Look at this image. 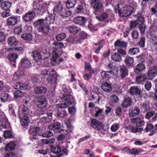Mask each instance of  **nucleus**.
Segmentation results:
<instances>
[{"instance_id":"nucleus-40","label":"nucleus","mask_w":157,"mask_h":157,"mask_svg":"<svg viewBox=\"0 0 157 157\" xmlns=\"http://www.w3.org/2000/svg\"><path fill=\"white\" fill-rule=\"evenodd\" d=\"M63 8L61 4H56L54 7L53 12L55 15L56 13H59L61 11Z\"/></svg>"},{"instance_id":"nucleus-32","label":"nucleus","mask_w":157,"mask_h":157,"mask_svg":"<svg viewBox=\"0 0 157 157\" xmlns=\"http://www.w3.org/2000/svg\"><path fill=\"white\" fill-rule=\"evenodd\" d=\"M130 92L131 94L133 95H138L139 97L141 95L140 91L137 88L135 87H132L130 89Z\"/></svg>"},{"instance_id":"nucleus-56","label":"nucleus","mask_w":157,"mask_h":157,"mask_svg":"<svg viewBox=\"0 0 157 157\" xmlns=\"http://www.w3.org/2000/svg\"><path fill=\"white\" fill-rule=\"evenodd\" d=\"M14 94L15 97L17 98L21 97L24 95L23 93L19 90L15 92L14 93Z\"/></svg>"},{"instance_id":"nucleus-34","label":"nucleus","mask_w":157,"mask_h":157,"mask_svg":"<svg viewBox=\"0 0 157 157\" xmlns=\"http://www.w3.org/2000/svg\"><path fill=\"white\" fill-rule=\"evenodd\" d=\"M132 102L131 99L128 98L124 99L122 104V106L124 107H127L131 105Z\"/></svg>"},{"instance_id":"nucleus-38","label":"nucleus","mask_w":157,"mask_h":157,"mask_svg":"<svg viewBox=\"0 0 157 157\" xmlns=\"http://www.w3.org/2000/svg\"><path fill=\"white\" fill-rule=\"evenodd\" d=\"M145 69V65L142 63H140L136 65L134 70L136 73H138Z\"/></svg>"},{"instance_id":"nucleus-21","label":"nucleus","mask_w":157,"mask_h":157,"mask_svg":"<svg viewBox=\"0 0 157 157\" xmlns=\"http://www.w3.org/2000/svg\"><path fill=\"white\" fill-rule=\"evenodd\" d=\"M157 68L156 69L154 67L151 69L149 70L147 74L149 79H152L157 75Z\"/></svg>"},{"instance_id":"nucleus-41","label":"nucleus","mask_w":157,"mask_h":157,"mask_svg":"<svg viewBox=\"0 0 157 157\" xmlns=\"http://www.w3.org/2000/svg\"><path fill=\"white\" fill-rule=\"evenodd\" d=\"M101 77L103 78H109L111 76L112 72L103 71L101 73Z\"/></svg>"},{"instance_id":"nucleus-63","label":"nucleus","mask_w":157,"mask_h":157,"mask_svg":"<svg viewBox=\"0 0 157 157\" xmlns=\"http://www.w3.org/2000/svg\"><path fill=\"white\" fill-rule=\"evenodd\" d=\"M92 75V72L90 71L88 74H85L83 76V78L86 80H88L90 78Z\"/></svg>"},{"instance_id":"nucleus-23","label":"nucleus","mask_w":157,"mask_h":157,"mask_svg":"<svg viewBox=\"0 0 157 157\" xmlns=\"http://www.w3.org/2000/svg\"><path fill=\"white\" fill-rule=\"evenodd\" d=\"M55 111L57 113L55 114V115L58 118H61L64 117L66 115V112L64 109L62 110L61 109H56L55 108Z\"/></svg>"},{"instance_id":"nucleus-35","label":"nucleus","mask_w":157,"mask_h":157,"mask_svg":"<svg viewBox=\"0 0 157 157\" xmlns=\"http://www.w3.org/2000/svg\"><path fill=\"white\" fill-rule=\"evenodd\" d=\"M24 75V71H19L16 72L14 75L13 79L16 80L20 79Z\"/></svg>"},{"instance_id":"nucleus-36","label":"nucleus","mask_w":157,"mask_h":157,"mask_svg":"<svg viewBox=\"0 0 157 157\" xmlns=\"http://www.w3.org/2000/svg\"><path fill=\"white\" fill-rule=\"evenodd\" d=\"M11 3L9 2L5 1L3 2L1 5V8L5 10H8L11 6Z\"/></svg>"},{"instance_id":"nucleus-33","label":"nucleus","mask_w":157,"mask_h":157,"mask_svg":"<svg viewBox=\"0 0 157 157\" xmlns=\"http://www.w3.org/2000/svg\"><path fill=\"white\" fill-rule=\"evenodd\" d=\"M46 88L43 86H36L34 88V91L36 94L45 93L47 91Z\"/></svg>"},{"instance_id":"nucleus-62","label":"nucleus","mask_w":157,"mask_h":157,"mask_svg":"<svg viewBox=\"0 0 157 157\" xmlns=\"http://www.w3.org/2000/svg\"><path fill=\"white\" fill-rule=\"evenodd\" d=\"M53 135V133L50 131L45 132L43 134V136L45 137H49Z\"/></svg>"},{"instance_id":"nucleus-50","label":"nucleus","mask_w":157,"mask_h":157,"mask_svg":"<svg viewBox=\"0 0 157 157\" xmlns=\"http://www.w3.org/2000/svg\"><path fill=\"white\" fill-rule=\"evenodd\" d=\"M120 127V124L115 123L110 127V130L112 132H115L118 130Z\"/></svg>"},{"instance_id":"nucleus-37","label":"nucleus","mask_w":157,"mask_h":157,"mask_svg":"<svg viewBox=\"0 0 157 157\" xmlns=\"http://www.w3.org/2000/svg\"><path fill=\"white\" fill-rule=\"evenodd\" d=\"M16 146V144L15 142L11 141L6 145L5 149L6 150H13Z\"/></svg>"},{"instance_id":"nucleus-2","label":"nucleus","mask_w":157,"mask_h":157,"mask_svg":"<svg viewBox=\"0 0 157 157\" xmlns=\"http://www.w3.org/2000/svg\"><path fill=\"white\" fill-rule=\"evenodd\" d=\"M55 21V14H48L45 19H40L35 21L34 25L38 26L39 31L47 33L49 30V24L54 23Z\"/></svg>"},{"instance_id":"nucleus-4","label":"nucleus","mask_w":157,"mask_h":157,"mask_svg":"<svg viewBox=\"0 0 157 157\" xmlns=\"http://www.w3.org/2000/svg\"><path fill=\"white\" fill-rule=\"evenodd\" d=\"M50 54V53L47 52L45 48H40L38 50L34 51L32 52L33 56L36 62L43 61L48 58Z\"/></svg>"},{"instance_id":"nucleus-53","label":"nucleus","mask_w":157,"mask_h":157,"mask_svg":"<svg viewBox=\"0 0 157 157\" xmlns=\"http://www.w3.org/2000/svg\"><path fill=\"white\" fill-rule=\"evenodd\" d=\"M4 137L6 139L8 138H12L13 137V135L11 132L9 131H4L3 133Z\"/></svg>"},{"instance_id":"nucleus-5","label":"nucleus","mask_w":157,"mask_h":157,"mask_svg":"<svg viewBox=\"0 0 157 157\" xmlns=\"http://www.w3.org/2000/svg\"><path fill=\"white\" fill-rule=\"evenodd\" d=\"M144 19L142 15H138L136 20L131 22V28L137 27L140 30L141 33H144L145 30L146 26L144 24Z\"/></svg>"},{"instance_id":"nucleus-30","label":"nucleus","mask_w":157,"mask_h":157,"mask_svg":"<svg viewBox=\"0 0 157 157\" xmlns=\"http://www.w3.org/2000/svg\"><path fill=\"white\" fill-rule=\"evenodd\" d=\"M114 46L117 47L125 48L127 47V44L120 40H118L115 42Z\"/></svg>"},{"instance_id":"nucleus-43","label":"nucleus","mask_w":157,"mask_h":157,"mask_svg":"<svg viewBox=\"0 0 157 157\" xmlns=\"http://www.w3.org/2000/svg\"><path fill=\"white\" fill-rule=\"evenodd\" d=\"M51 151L53 153L56 154L58 155H60L61 154L60 153L61 152V147L59 146L56 147H52Z\"/></svg>"},{"instance_id":"nucleus-19","label":"nucleus","mask_w":157,"mask_h":157,"mask_svg":"<svg viewBox=\"0 0 157 157\" xmlns=\"http://www.w3.org/2000/svg\"><path fill=\"white\" fill-rule=\"evenodd\" d=\"M132 123L135 124L137 127H141L144 124V122L139 118H133L131 119Z\"/></svg>"},{"instance_id":"nucleus-29","label":"nucleus","mask_w":157,"mask_h":157,"mask_svg":"<svg viewBox=\"0 0 157 157\" xmlns=\"http://www.w3.org/2000/svg\"><path fill=\"white\" fill-rule=\"evenodd\" d=\"M8 44L12 47L15 46L17 45L18 41L14 37H10L8 40Z\"/></svg>"},{"instance_id":"nucleus-64","label":"nucleus","mask_w":157,"mask_h":157,"mask_svg":"<svg viewBox=\"0 0 157 157\" xmlns=\"http://www.w3.org/2000/svg\"><path fill=\"white\" fill-rule=\"evenodd\" d=\"M6 35L3 32H0V42H3L6 40Z\"/></svg>"},{"instance_id":"nucleus-28","label":"nucleus","mask_w":157,"mask_h":157,"mask_svg":"<svg viewBox=\"0 0 157 157\" xmlns=\"http://www.w3.org/2000/svg\"><path fill=\"white\" fill-rule=\"evenodd\" d=\"M29 86L28 84H24L20 82H17L14 86V88L17 89L25 90L27 89Z\"/></svg>"},{"instance_id":"nucleus-9","label":"nucleus","mask_w":157,"mask_h":157,"mask_svg":"<svg viewBox=\"0 0 157 157\" xmlns=\"http://www.w3.org/2000/svg\"><path fill=\"white\" fill-rule=\"evenodd\" d=\"M112 14L111 11L109 10H108L105 12L96 16V18L99 21H103L107 19Z\"/></svg>"},{"instance_id":"nucleus-49","label":"nucleus","mask_w":157,"mask_h":157,"mask_svg":"<svg viewBox=\"0 0 157 157\" xmlns=\"http://www.w3.org/2000/svg\"><path fill=\"white\" fill-rule=\"evenodd\" d=\"M139 52L140 50L138 48H132L129 49L128 53L132 55H134L137 54Z\"/></svg>"},{"instance_id":"nucleus-3","label":"nucleus","mask_w":157,"mask_h":157,"mask_svg":"<svg viewBox=\"0 0 157 157\" xmlns=\"http://www.w3.org/2000/svg\"><path fill=\"white\" fill-rule=\"evenodd\" d=\"M30 101V99L29 97H26L23 99L22 104L20 106L19 110L20 118L25 116L29 117L33 116L32 112L29 109L31 105Z\"/></svg>"},{"instance_id":"nucleus-47","label":"nucleus","mask_w":157,"mask_h":157,"mask_svg":"<svg viewBox=\"0 0 157 157\" xmlns=\"http://www.w3.org/2000/svg\"><path fill=\"white\" fill-rule=\"evenodd\" d=\"M146 79L145 75H140L137 76L136 78V81L138 83H141L142 82L144 81Z\"/></svg>"},{"instance_id":"nucleus-61","label":"nucleus","mask_w":157,"mask_h":157,"mask_svg":"<svg viewBox=\"0 0 157 157\" xmlns=\"http://www.w3.org/2000/svg\"><path fill=\"white\" fill-rule=\"evenodd\" d=\"M132 36L133 39H137L138 38L139 36V33L136 31H133L132 32Z\"/></svg>"},{"instance_id":"nucleus-48","label":"nucleus","mask_w":157,"mask_h":157,"mask_svg":"<svg viewBox=\"0 0 157 157\" xmlns=\"http://www.w3.org/2000/svg\"><path fill=\"white\" fill-rule=\"evenodd\" d=\"M68 31L71 33H76L80 30V29L74 26H70L68 28Z\"/></svg>"},{"instance_id":"nucleus-57","label":"nucleus","mask_w":157,"mask_h":157,"mask_svg":"<svg viewBox=\"0 0 157 157\" xmlns=\"http://www.w3.org/2000/svg\"><path fill=\"white\" fill-rule=\"evenodd\" d=\"M95 115L96 117L101 116V115L102 112L103 111V110L102 109L97 107L95 108Z\"/></svg>"},{"instance_id":"nucleus-44","label":"nucleus","mask_w":157,"mask_h":157,"mask_svg":"<svg viewBox=\"0 0 157 157\" xmlns=\"http://www.w3.org/2000/svg\"><path fill=\"white\" fill-rule=\"evenodd\" d=\"M18 56L16 54H11L8 56V59L11 62L15 63L16 59L18 58Z\"/></svg>"},{"instance_id":"nucleus-27","label":"nucleus","mask_w":157,"mask_h":157,"mask_svg":"<svg viewBox=\"0 0 157 157\" xmlns=\"http://www.w3.org/2000/svg\"><path fill=\"white\" fill-rule=\"evenodd\" d=\"M21 118L20 124L21 125L25 127L27 126L29 122V118L30 117L24 116L21 117Z\"/></svg>"},{"instance_id":"nucleus-31","label":"nucleus","mask_w":157,"mask_h":157,"mask_svg":"<svg viewBox=\"0 0 157 157\" xmlns=\"http://www.w3.org/2000/svg\"><path fill=\"white\" fill-rule=\"evenodd\" d=\"M149 31L151 36L155 38L156 37L155 33L157 32V26L154 25H152L150 27Z\"/></svg>"},{"instance_id":"nucleus-16","label":"nucleus","mask_w":157,"mask_h":157,"mask_svg":"<svg viewBox=\"0 0 157 157\" xmlns=\"http://www.w3.org/2000/svg\"><path fill=\"white\" fill-rule=\"evenodd\" d=\"M140 113L139 108L136 106L130 109L129 110V115L131 117H135L139 114Z\"/></svg>"},{"instance_id":"nucleus-10","label":"nucleus","mask_w":157,"mask_h":157,"mask_svg":"<svg viewBox=\"0 0 157 157\" xmlns=\"http://www.w3.org/2000/svg\"><path fill=\"white\" fill-rule=\"evenodd\" d=\"M52 55V58L51 59V64L52 65H56L59 64L61 61L57 52L53 50Z\"/></svg>"},{"instance_id":"nucleus-8","label":"nucleus","mask_w":157,"mask_h":157,"mask_svg":"<svg viewBox=\"0 0 157 157\" xmlns=\"http://www.w3.org/2000/svg\"><path fill=\"white\" fill-rule=\"evenodd\" d=\"M34 101L36 105L40 108L45 109L47 105V101L44 96L35 97Z\"/></svg>"},{"instance_id":"nucleus-45","label":"nucleus","mask_w":157,"mask_h":157,"mask_svg":"<svg viewBox=\"0 0 157 157\" xmlns=\"http://www.w3.org/2000/svg\"><path fill=\"white\" fill-rule=\"evenodd\" d=\"M10 96L7 93H3L1 95V100L2 102H5L10 99Z\"/></svg>"},{"instance_id":"nucleus-25","label":"nucleus","mask_w":157,"mask_h":157,"mask_svg":"<svg viewBox=\"0 0 157 157\" xmlns=\"http://www.w3.org/2000/svg\"><path fill=\"white\" fill-rule=\"evenodd\" d=\"M124 62L126 66L129 67H132L134 63V60L132 57L126 56L124 59Z\"/></svg>"},{"instance_id":"nucleus-7","label":"nucleus","mask_w":157,"mask_h":157,"mask_svg":"<svg viewBox=\"0 0 157 157\" xmlns=\"http://www.w3.org/2000/svg\"><path fill=\"white\" fill-rule=\"evenodd\" d=\"M63 98L65 101L63 103L56 104V109H62L68 107L71 105L73 102L72 96L68 93H65L63 94Z\"/></svg>"},{"instance_id":"nucleus-42","label":"nucleus","mask_w":157,"mask_h":157,"mask_svg":"<svg viewBox=\"0 0 157 157\" xmlns=\"http://www.w3.org/2000/svg\"><path fill=\"white\" fill-rule=\"evenodd\" d=\"M76 3V0H68L66 3V6L68 8L73 7Z\"/></svg>"},{"instance_id":"nucleus-46","label":"nucleus","mask_w":157,"mask_h":157,"mask_svg":"<svg viewBox=\"0 0 157 157\" xmlns=\"http://www.w3.org/2000/svg\"><path fill=\"white\" fill-rule=\"evenodd\" d=\"M21 38L24 40L30 41L33 39L32 35L29 33H25L21 35Z\"/></svg>"},{"instance_id":"nucleus-11","label":"nucleus","mask_w":157,"mask_h":157,"mask_svg":"<svg viewBox=\"0 0 157 157\" xmlns=\"http://www.w3.org/2000/svg\"><path fill=\"white\" fill-rule=\"evenodd\" d=\"M40 130V128L38 127H32L30 129L29 132L32 136L31 137L32 140H33L38 138L39 135L38 132Z\"/></svg>"},{"instance_id":"nucleus-58","label":"nucleus","mask_w":157,"mask_h":157,"mask_svg":"<svg viewBox=\"0 0 157 157\" xmlns=\"http://www.w3.org/2000/svg\"><path fill=\"white\" fill-rule=\"evenodd\" d=\"M13 31L15 34H20L22 32V28L20 26L16 27L14 28Z\"/></svg>"},{"instance_id":"nucleus-1","label":"nucleus","mask_w":157,"mask_h":157,"mask_svg":"<svg viewBox=\"0 0 157 157\" xmlns=\"http://www.w3.org/2000/svg\"><path fill=\"white\" fill-rule=\"evenodd\" d=\"M51 3L49 2H45L42 1L34 2L33 4V10L34 12L27 13L23 16V20L26 22H29L34 18L35 13L38 15H42L47 10Z\"/></svg>"},{"instance_id":"nucleus-60","label":"nucleus","mask_w":157,"mask_h":157,"mask_svg":"<svg viewBox=\"0 0 157 157\" xmlns=\"http://www.w3.org/2000/svg\"><path fill=\"white\" fill-rule=\"evenodd\" d=\"M5 157H21L20 155L16 154L13 153H11L5 155Z\"/></svg>"},{"instance_id":"nucleus-13","label":"nucleus","mask_w":157,"mask_h":157,"mask_svg":"<svg viewBox=\"0 0 157 157\" xmlns=\"http://www.w3.org/2000/svg\"><path fill=\"white\" fill-rule=\"evenodd\" d=\"M49 75L47 78L48 82L50 84L54 83L56 81L57 77V75L55 70H51Z\"/></svg>"},{"instance_id":"nucleus-55","label":"nucleus","mask_w":157,"mask_h":157,"mask_svg":"<svg viewBox=\"0 0 157 157\" xmlns=\"http://www.w3.org/2000/svg\"><path fill=\"white\" fill-rule=\"evenodd\" d=\"M153 128V125L152 124H147L146 127L144 129V131L146 132L150 131Z\"/></svg>"},{"instance_id":"nucleus-17","label":"nucleus","mask_w":157,"mask_h":157,"mask_svg":"<svg viewBox=\"0 0 157 157\" xmlns=\"http://www.w3.org/2000/svg\"><path fill=\"white\" fill-rule=\"evenodd\" d=\"M20 64L21 67L25 68H29L31 66V63L29 60L25 58L21 59Z\"/></svg>"},{"instance_id":"nucleus-20","label":"nucleus","mask_w":157,"mask_h":157,"mask_svg":"<svg viewBox=\"0 0 157 157\" xmlns=\"http://www.w3.org/2000/svg\"><path fill=\"white\" fill-rule=\"evenodd\" d=\"M101 87L103 90L106 92H108L112 90L111 84L106 82H102Z\"/></svg>"},{"instance_id":"nucleus-14","label":"nucleus","mask_w":157,"mask_h":157,"mask_svg":"<svg viewBox=\"0 0 157 157\" xmlns=\"http://www.w3.org/2000/svg\"><path fill=\"white\" fill-rule=\"evenodd\" d=\"M91 3L94 5V9L98 11L103 6V4L99 0H91Z\"/></svg>"},{"instance_id":"nucleus-18","label":"nucleus","mask_w":157,"mask_h":157,"mask_svg":"<svg viewBox=\"0 0 157 157\" xmlns=\"http://www.w3.org/2000/svg\"><path fill=\"white\" fill-rule=\"evenodd\" d=\"M26 7V3L25 2L19 3L16 9V13L21 14L25 10Z\"/></svg>"},{"instance_id":"nucleus-26","label":"nucleus","mask_w":157,"mask_h":157,"mask_svg":"<svg viewBox=\"0 0 157 157\" xmlns=\"http://www.w3.org/2000/svg\"><path fill=\"white\" fill-rule=\"evenodd\" d=\"M120 77L121 79H124L128 75V70L124 66H121L120 69Z\"/></svg>"},{"instance_id":"nucleus-39","label":"nucleus","mask_w":157,"mask_h":157,"mask_svg":"<svg viewBox=\"0 0 157 157\" xmlns=\"http://www.w3.org/2000/svg\"><path fill=\"white\" fill-rule=\"evenodd\" d=\"M111 58L113 60L117 62H120L122 59L121 56L117 53H115L112 55Z\"/></svg>"},{"instance_id":"nucleus-52","label":"nucleus","mask_w":157,"mask_h":157,"mask_svg":"<svg viewBox=\"0 0 157 157\" xmlns=\"http://www.w3.org/2000/svg\"><path fill=\"white\" fill-rule=\"evenodd\" d=\"M141 152V150L140 149L133 148L130 150V153L134 155H139Z\"/></svg>"},{"instance_id":"nucleus-54","label":"nucleus","mask_w":157,"mask_h":157,"mask_svg":"<svg viewBox=\"0 0 157 157\" xmlns=\"http://www.w3.org/2000/svg\"><path fill=\"white\" fill-rule=\"evenodd\" d=\"M111 101L114 103L117 102L119 101V98L118 97L115 95H111L110 97Z\"/></svg>"},{"instance_id":"nucleus-12","label":"nucleus","mask_w":157,"mask_h":157,"mask_svg":"<svg viewBox=\"0 0 157 157\" xmlns=\"http://www.w3.org/2000/svg\"><path fill=\"white\" fill-rule=\"evenodd\" d=\"M91 126L95 130H100L103 128L102 123L95 119H92L91 121Z\"/></svg>"},{"instance_id":"nucleus-6","label":"nucleus","mask_w":157,"mask_h":157,"mask_svg":"<svg viewBox=\"0 0 157 157\" xmlns=\"http://www.w3.org/2000/svg\"><path fill=\"white\" fill-rule=\"evenodd\" d=\"M119 4L117 3L116 6H114L115 12L118 13L121 16L127 17L131 15L132 12L133 8L130 6H125L122 9H119Z\"/></svg>"},{"instance_id":"nucleus-51","label":"nucleus","mask_w":157,"mask_h":157,"mask_svg":"<svg viewBox=\"0 0 157 157\" xmlns=\"http://www.w3.org/2000/svg\"><path fill=\"white\" fill-rule=\"evenodd\" d=\"M59 14L61 16L64 17H67L71 14L70 12L66 11L65 9L63 8H62L61 11Z\"/></svg>"},{"instance_id":"nucleus-59","label":"nucleus","mask_w":157,"mask_h":157,"mask_svg":"<svg viewBox=\"0 0 157 157\" xmlns=\"http://www.w3.org/2000/svg\"><path fill=\"white\" fill-rule=\"evenodd\" d=\"M66 37L65 33H62L58 35L56 37V39L58 41H60L64 39Z\"/></svg>"},{"instance_id":"nucleus-15","label":"nucleus","mask_w":157,"mask_h":157,"mask_svg":"<svg viewBox=\"0 0 157 157\" xmlns=\"http://www.w3.org/2000/svg\"><path fill=\"white\" fill-rule=\"evenodd\" d=\"M60 127L61 124L58 122H56L48 126V128L49 129L53 130L56 133L61 132Z\"/></svg>"},{"instance_id":"nucleus-22","label":"nucleus","mask_w":157,"mask_h":157,"mask_svg":"<svg viewBox=\"0 0 157 157\" xmlns=\"http://www.w3.org/2000/svg\"><path fill=\"white\" fill-rule=\"evenodd\" d=\"M74 22L76 24L80 25H84L86 22L85 18L82 17H75L73 19Z\"/></svg>"},{"instance_id":"nucleus-24","label":"nucleus","mask_w":157,"mask_h":157,"mask_svg":"<svg viewBox=\"0 0 157 157\" xmlns=\"http://www.w3.org/2000/svg\"><path fill=\"white\" fill-rule=\"evenodd\" d=\"M17 19L16 17H10L7 20L6 24L8 25H14L17 23Z\"/></svg>"}]
</instances>
